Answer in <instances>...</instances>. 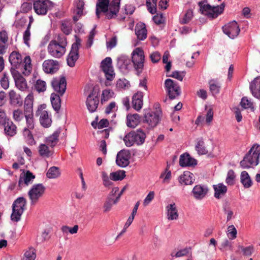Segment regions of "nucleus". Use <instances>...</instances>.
<instances>
[{
	"label": "nucleus",
	"instance_id": "62",
	"mask_svg": "<svg viewBox=\"0 0 260 260\" xmlns=\"http://www.w3.org/2000/svg\"><path fill=\"white\" fill-rule=\"evenodd\" d=\"M61 29L66 35L70 34L72 31L70 24L66 22H62L61 25Z\"/></svg>",
	"mask_w": 260,
	"mask_h": 260
},
{
	"label": "nucleus",
	"instance_id": "23",
	"mask_svg": "<svg viewBox=\"0 0 260 260\" xmlns=\"http://www.w3.org/2000/svg\"><path fill=\"white\" fill-rule=\"evenodd\" d=\"M197 164V160L192 158L189 154L184 153L180 156L179 165L182 167L193 166Z\"/></svg>",
	"mask_w": 260,
	"mask_h": 260
},
{
	"label": "nucleus",
	"instance_id": "57",
	"mask_svg": "<svg viewBox=\"0 0 260 260\" xmlns=\"http://www.w3.org/2000/svg\"><path fill=\"white\" fill-rule=\"evenodd\" d=\"M235 177L236 176L234 171L233 170H230L227 174V176L225 180L226 183L228 185H233L234 183Z\"/></svg>",
	"mask_w": 260,
	"mask_h": 260
},
{
	"label": "nucleus",
	"instance_id": "20",
	"mask_svg": "<svg viewBox=\"0 0 260 260\" xmlns=\"http://www.w3.org/2000/svg\"><path fill=\"white\" fill-rule=\"evenodd\" d=\"M61 133V128H58L52 134L46 137L45 142L50 147L53 148L55 146L59 141V136Z\"/></svg>",
	"mask_w": 260,
	"mask_h": 260
},
{
	"label": "nucleus",
	"instance_id": "12",
	"mask_svg": "<svg viewBox=\"0 0 260 260\" xmlns=\"http://www.w3.org/2000/svg\"><path fill=\"white\" fill-rule=\"evenodd\" d=\"M101 68L104 73L107 80L112 81L115 77V73L112 66V59L107 57L103 60L101 63Z\"/></svg>",
	"mask_w": 260,
	"mask_h": 260
},
{
	"label": "nucleus",
	"instance_id": "31",
	"mask_svg": "<svg viewBox=\"0 0 260 260\" xmlns=\"http://www.w3.org/2000/svg\"><path fill=\"white\" fill-rule=\"evenodd\" d=\"M214 190V197L219 199L222 198L227 192V187L223 183H218L213 186Z\"/></svg>",
	"mask_w": 260,
	"mask_h": 260
},
{
	"label": "nucleus",
	"instance_id": "38",
	"mask_svg": "<svg viewBox=\"0 0 260 260\" xmlns=\"http://www.w3.org/2000/svg\"><path fill=\"white\" fill-rule=\"evenodd\" d=\"M31 129L28 128H24L22 131V135L26 143L30 145H33L35 144V141L30 132Z\"/></svg>",
	"mask_w": 260,
	"mask_h": 260
},
{
	"label": "nucleus",
	"instance_id": "34",
	"mask_svg": "<svg viewBox=\"0 0 260 260\" xmlns=\"http://www.w3.org/2000/svg\"><path fill=\"white\" fill-rule=\"evenodd\" d=\"M40 122L42 126L44 127H49L52 123L51 116L49 115L47 111L41 112L40 116Z\"/></svg>",
	"mask_w": 260,
	"mask_h": 260
},
{
	"label": "nucleus",
	"instance_id": "6",
	"mask_svg": "<svg viewBox=\"0 0 260 260\" xmlns=\"http://www.w3.org/2000/svg\"><path fill=\"white\" fill-rule=\"evenodd\" d=\"M26 204V200L23 197H19L13 203L11 219L15 222L19 221L23 214Z\"/></svg>",
	"mask_w": 260,
	"mask_h": 260
},
{
	"label": "nucleus",
	"instance_id": "43",
	"mask_svg": "<svg viewBox=\"0 0 260 260\" xmlns=\"http://www.w3.org/2000/svg\"><path fill=\"white\" fill-rule=\"evenodd\" d=\"M195 149L199 155L206 154L208 153V150L205 145V142L202 139L197 140Z\"/></svg>",
	"mask_w": 260,
	"mask_h": 260
},
{
	"label": "nucleus",
	"instance_id": "32",
	"mask_svg": "<svg viewBox=\"0 0 260 260\" xmlns=\"http://www.w3.org/2000/svg\"><path fill=\"white\" fill-rule=\"evenodd\" d=\"M140 116L138 114H128L126 116V125L131 128L136 127L139 123Z\"/></svg>",
	"mask_w": 260,
	"mask_h": 260
},
{
	"label": "nucleus",
	"instance_id": "40",
	"mask_svg": "<svg viewBox=\"0 0 260 260\" xmlns=\"http://www.w3.org/2000/svg\"><path fill=\"white\" fill-rule=\"evenodd\" d=\"M33 94H28L24 100V109L25 112H33Z\"/></svg>",
	"mask_w": 260,
	"mask_h": 260
},
{
	"label": "nucleus",
	"instance_id": "44",
	"mask_svg": "<svg viewBox=\"0 0 260 260\" xmlns=\"http://www.w3.org/2000/svg\"><path fill=\"white\" fill-rule=\"evenodd\" d=\"M74 6L75 7V13L79 16L83 14L84 2L83 0H75Z\"/></svg>",
	"mask_w": 260,
	"mask_h": 260
},
{
	"label": "nucleus",
	"instance_id": "9",
	"mask_svg": "<svg viewBox=\"0 0 260 260\" xmlns=\"http://www.w3.org/2000/svg\"><path fill=\"white\" fill-rule=\"evenodd\" d=\"M53 7V3L49 0H34V9L38 15H46Z\"/></svg>",
	"mask_w": 260,
	"mask_h": 260
},
{
	"label": "nucleus",
	"instance_id": "14",
	"mask_svg": "<svg viewBox=\"0 0 260 260\" xmlns=\"http://www.w3.org/2000/svg\"><path fill=\"white\" fill-rule=\"evenodd\" d=\"M222 29L223 32L231 39L237 37L240 31L239 27L235 21H233L223 26Z\"/></svg>",
	"mask_w": 260,
	"mask_h": 260
},
{
	"label": "nucleus",
	"instance_id": "13",
	"mask_svg": "<svg viewBox=\"0 0 260 260\" xmlns=\"http://www.w3.org/2000/svg\"><path fill=\"white\" fill-rule=\"evenodd\" d=\"M51 86L55 91L60 95L62 96L66 91L67 87V82L65 77H59L52 79Z\"/></svg>",
	"mask_w": 260,
	"mask_h": 260
},
{
	"label": "nucleus",
	"instance_id": "25",
	"mask_svg": "<svg viewBox=\"0 0 260 260\" xmlns=\"http://www.w3.org/2000/svg\"><path fill=\"white\" fill-rule=\"evenodd\" d=\"M208 191V189L207 187L197 185L193 187L192 192L194 198L201 200L206 196Z\"/></svg>",
	"mask_w": 260,
	"mask_h": 260
},
{
	"label": "nucleus",
	"instance_id": "41",
	"mask_svg": "<svg viewBox=\"0 0 260 260\" xmlns=\"http://www.w3.org/2000/svg\"><path fill=\"white\" fill-rule=\"evenodd\" d=\"M25 120L26 126L24 128L34 129L35 128V119L34 116V112H25Z\"/></svg>",
	"mask_w": 260,
	"mask_h": 260
},
{
	"label": "nucleus",
	"instance_id": "63",
	"mask_svg": "<svg viewBox=\"0 0 260 260\" xmlns=\"http://www.w3.org/2000/svg\"><path fill=\"white\" fill-rule=\"evenodd\" d=\"M153 20L155 24L158 25L164 23L165 20V18L164 17L163 14L160 13L154 15L153 17Z\"/></svg>",
	"mask_w": 260,
	"mask_h": 260
},
{
	"label": "nucleus",
	"instance_id": "52",
	"mask_svg": "<svg viewBox=\"0 0 260 260\" xmlns=\"http://www.w3.org/2000/svg\"><path fill=\"white\" fill-rule=\"evenodd\" d=\"M115 200V199L113 198H107L103 206L104 212H108L110 211L112 205L117 203L114 202Z\"/></svg>",
	"mask_w": 260,
	"mask_h": 260
},
{
	"label": "nucleus",
	"instance_id": "4",
	"mask_svg": "<svg viewBox=\"0 0 260 260\" xmlns=\"http://www.w3.org/2000/svg\"><path fill=\"white\" fill-rule=\"evenodd\" d=\"M67 45V38L64 36H58L55 40H51L47 47L48 53L53 57L60 58L65 53Z\"/></svg>",
	"mask_w": 260,
	"mask_h": 260
},
{
	"label": "nucleus",
	"instance_id": "39",
	"mask_svg": "<svg viewBox=\"0 0 260 260\" xmlns=\"http://www.w3.org/2000/svg\"><path fill=\"white\" fill-rule=\"evenodd\" d=\"M134 136L135 143L137 145L142 144L145 140L146 135L144 132L141 129H138L137 131H133Z\"/></svg>",
	"mask_w": 260,
	"mask_h": 260
},
{
	"label": "nucleus",
	"instance_id": "17",
	"mask_svg": "<svg viewBox=\"0 0 260 260\" xmlns=\"http://www.w3.org/2000/svg\"><path fill=\"white\" fill-rule=\"evenodd\" d=\"M43 71L47 74H54L59 69V63L57 60L47 59L42 64Z\"/></svg>",
	"mask_w": 260,
	"mask_h": 260
},
{
	"label": "nucleus",
	"instance_id": "2",
	"mask_svg": "<svg viewBox=\"0 0 260 260\" xmlns=\"http://www.w3.org/2000/svg\"><path fill=\"white\" fill-rule=\"evenodd\" d=\"M11 65L18 69L25 76H28L32 70L31 60L29 56H26L22 60L21 55L17 51L12 52L9 56Z\"/></svg>",
	"mask_w": 260,
	"mask_h": 260
},
{
	"label": "nucleus",
	"instance_id": "51",
	"mask_svg": "<svg viewBox=\"0 0 260 260\" xmlns=\"http://www.w3.org/2000/svg\"><path fill=\"white\" fill-rule=\"evenodd\" d=\"M226 234L230 240H234L236 238L237 231L234 225L228 226Z\"/></svg>",
	"mask_w": 260,
	"mask_h": 260
},
{
	"label": "nucleus",
	"instance_id": "19",
	"mask_svg": "<svg viewBox=\"0 0 260 260\" xmlns=\"http://www.w3.org/2000/svg\"><path fill=\"white\" fill-rule=\"evenodd\" d=\"M167 219L169 220H177L179 217L178 209L176 204L172 202L166 207Z\"/></svg>",
	"mask_w": 260,
	"mask_h": 260
},
{
	"label": "nucleus",
	"instance_id": "8",
	"mask_svg": "<svg viewBox=\"0 0 260 260\" xmlns=\"http://www.w3.org/2000/svg\"><path fill=\"white\" fill-rule=\"evenodd\" d=\"M132 58L135 69L139 74L141 73L145 60L143 50L140 48L135 49L132 53Z\"/></svg>",
	"mask_w": 260,
	"mask_h": 260
},
{
	"label": "nucleus",
	"instance_id": "26",
	"mask_svg": "<svg viewBox=\"0 0 260 260\" xmlns=\"http://www.w3.org/2000/svg\"><path fill=\"white\" fill-rule=\"evenodd\" d=\"M135 34L139 40H144L147 36L145 24L142 22L137 23L135 27Z\"/></svg>",
	"mask_w": 260,
	"mask_h": 260
},
{
	"label": "nucleus",
	"instance_id": "64",
	"mask_svg": "<svg viewBox=\"0 0 260 260\" xmlns=\"http://www.w3.org/2000/svg\"><path fill=\"white\" fill-rule=\"evenodd\" d=\"M129 60L124 57H120L118 58L117 64L121 68H126Z\"/></svg>",
	"mask_w": 260,
	"mask_h": 260
},
{
	"label": "nucleus",
	"instance_id": "5",
	"mask_svg": "<svg viewBox=\"0 0 260 260\" xmlns=\"http://www.w3.org/2000/svg\"><path fill=\"white\" fill-rule=\"evenodd\" d=\"M199 5L201 13L212 19L216 18L221 14L225 7V5L223 3L220 6L212 7L209 4H205L204 2H201L199 3Z\"/></svg>",
	"mask_w": 260,
	"mask_h": 260
},
{
	"label": "nucleus",
	"instance_id": "29",
	"mask_svg": "<svg viewBox=\"0 0 260 260\" xmlns=\"http://www.w3.org/2000/svg\"><path fill=\"white\" fill-rule=\"evenodd\" d=\"M250 89L252 95L256 98H260V77L255 78L250 83Z\"/></svg>",
	"mask_w": 260,
	"mask_h": 260
},
{
	"label": "nucleus",
	"instance_id": "61",
	"mask_svg": "<svg viewBox=\"0 0 260 260\" xmlns=\"http://www.w3.org/2000/svg\"><path fill=\"white\" fill-rule=\"evenodd\" d=\"M102 177L103 181V184L105 186L109 187L112 185V182L110 180L111 179H109V176L106 172H102Z\"/></svg>",
	"mask_w": 260,
	"mask_h": 260
},
{
	"label": "nucleus",
	"instance_id": "50",
	"mask_svg": "<svg viewBox=\"0 0 260 260\" xmlns=\"http://www.w3.org/2000/svg\"><path fill=\"white\" fill-rule=\"evenodd\" d=\"M133 132H131L126 135L123 138V141L127 147H131L135 144V138Z\"/></svg>",
	"mask_w": 260,
	"mask_h": 260
},
{
	"label": "nucleus",
	"instance_id": "42",
	"mask_svg": "<svg viewBox=\"0 0 260 260\" xmlns=\"http://www.w3.org/2000/svg\"><path fill=\"white\" fill-rule=\"evenodd\" d=\"M35 178V175L28 171L22 177L21 176L20 177L19 184L20 185L22 182H24L26 185H28L29 184L32 183Z\"/></svg>",
	"mask_w": 260,
	"mask_h": 260
},
{
	"label": "nucleus",
	"instance_id": "56",
	"mask_svg": "<svg viewBox=\"0 0 260 260\" xmlns=\"http://www.w3.org/2000/svg\"><path fill=\"white\" fill-rule=\"evenodd\" d=\"M0 84L1 87L5 90L9 87V77L6 73L3 74V77L0 80Z\"/></svg>",
	"mask_w": 260,
	"mask_h": 260
},
{
	"label": "nucleus",
	"instance_id": "46",
	"mask_svg": "<svg viewBox=\"0 0 260 260\" xmlns=\"http://www.w3.org/2000/svg\"><path fill=\"white\" fill-rule=\"evenodd\" d=\"M34 88L39 93L43 92L46 90V83L44 80L38 79L34 84Z\"/></svg>",
	"mask_w": 260,
	"mask_h": 260
},
{
	"label": "nucleus",
	"instance_id": "7",
	"mask_svg": "<svg viewBox=\"0 0 260 260\" xmlns=\"http://www.w3.org/2000/svg\"><path fill=\"white\" fill-rule=\"evenodd\" d=\"M46 188L42 183L35 184L28 192V196L30 200V204L34 205L43 197Z\"/></svg>",
	"mask_w": 260,
	"mask_h": 260
},
{
	"label": "nucleus",
	"instance_id": "45",
	"mask_svg": "<svg viewBox=\"0 0 260 260\" xmlns=\"http://www.w3.org/2000/svg\"><path fill=\"white\" fill-rule=\"evenodd\" d=\"M209 88L211 92L213 95L218 94L219 92L220 85L219 83L215 80H211L209 82Z\"/></svg>",
	"mask_w": 260,
	"mask_h": 260
},
{
	"label": "nucleus",
	"instance_id": "48",
	"mask_svg": "<svg viewBox=\"0 0 260 260\" xmlns=\"http://www.w3.org/2000/svg\"><path fill=\"white\" fill-rule=\"evenodd\" d=\"M60 175L59 169L56 167H52L48 170L46 176L50 179L57 178Z\"/></svg>",
	"mask_w": 260,
	"mask_h": 260
},
{
	"label": "nucleus",
	"instance_id": "37",
	"mask_svg": "<svg viewBox=\"0 0 260 260\" xmlns=\"http://www.w3.org/2000/svg\"><path fill=\"white\" fill-rule=\"evenodd\" d=\"M60 95L55 93H52L51 94L50 100L53 109L58 112L61 107V99Z\"/></svg>",
	"mask_w": 260,
	"mask_h": 260
},
{
	"label": "nucleus",
	"instance_id": "60",
	"mask_svg": "<svg viewBox=\"0 0 260 260\" xmlns=\"http://www.w3.org/2000/svg\"><path fill=\"white\" fill-rule=\"evenodd\" d=\"M193 17V12L191 10H188L184 15V17L181 20V22L183 24L187 23L189 22Z\"/></svg>",
	"mask_w": 260,
	"mask_h": 260
},
{
	"label": "nucleus",
	"instance_id": "18",
	"mask_svg": "<svg viewBox=\"0 0 260 260\" xmlns=\"http://www.w3.org/2000/svg\"><path fill=\"white\" fill-rule=\"evenodd\" d=\"M99 103V98L95 93L92 92L87 98L86 105L90 112H94Z\"/></svg>",
	"mask_w": 260,
	"mask_h": 260
},
{
	"label": "nucleus",
	"instance_id": "36",
	"mask_svg": "<svg viewBox=\"0 0 260 260\" xmlns=\"http://www.w3.org/2000/svg\"><path fill=\"white\" fill-rule=\"evenodd\" d=\"M240 181L244 187L248 188L252 185V181L248 173L245 171H242L240 175Z\"/></svg>",
	"mask_w": 260,
	"mask_h": 260
},
{
	"label": "nucleus",
	"instance_id": "21",
	"mask_svg": "<svg viewBox=\"0 0 260 260\" xmlns=\"http://www.w3.org/2000/svg\"><path fill=\"white\" fill-rule=\"evenodd\" d=\"M143 93L141 91L135 93L132 98L133 108L137 111H140L143 105Z\"/></svg>",
	"mask_w": 260,
	"mask_h": 260
},
{
	"label": "nucleus",
	"instance_id": "53",
	"mask_svg": "<svg viewBox=\"0 0 260 260\" xmlns=\"http://www.w3.org/2000/svg\"><path fill=\"white\" fill-rule=\"evenodd\" d=\"M240 104L241 106L244 109L250 108L252 111L254 110V106L253 103L247 97H243L242 99Z\"/></svg>",
	"mask_w": 260,
	"mask_h": 260
},
{
	"label": "nucleus",
	"instance_id": "28",
	"mask_svg": "<svg viewBox=\"0 0 260 260\" xmlns=\"http://www.w3.org/2000/svg\"><path fill=\"white\" fill-rule=\"evenodd\" d=\"M9 103L13 106H20L22 104L23 100L20 95L17 94L14 90H11L8 94Z\"/></svg>",
	"mask_w": 260,
	"mask_h": 260
},
{
	"label": "nucleus",
	"instance_id": "33",
	"mask_svg": "<svg viewBox=\"0 0 260 260\" xmlns=\"http://www.w3.org/2000/svg\"><path fill=\"white\" fill-rule=\"evenodd\" d=\"M25 115V110L24 109L23 111L19 108L14 109L12 113V117L13 120L17 123L22 122L24 121Z\"/></svg>",
	"mask_w": 260,
	"mask_h": 260
},
{
	"label": "nucleus",
	"instance_id": "27",
	"mask_svg": "<svg viewBox=\"0 0 260 260\" xmlns=\"http://www.w3.org/2000/svg\"><path fill=\"white\" fill-rule=\"evenodd\" d=\"M48 145L41 144L38 147V152L39 155L43 158H49L51 157L53 154V148L49 147Z\"/></svg>",
	"mask_w": 260,
	"mask_h": 260
},
{
	"label": "nucleus",
	"instance_id": "11",
	"mask_svg": "<svg viewBox=\"0 0 260 260\" xmlns=\"http://www.w3.org/2000/svg\"><path fill=\"white\" fill-rule=\"evenodd\" d=\"M165 86L170 99H174L180 95V88L176 82L167 79L165 82Z\"/></svg>",
	"mask_w": 260,
	"mask_h": 260
},
{
	"label": "nucleus",
	"instance_id": "10",
	"mask_svg": "<svg viewBox=\"0 0 260 260\" xmlns=\"http://www.w3.org/2000/svg\"><path fill=\"white\" fill-rule=\"evenodd\" d=\"M155 112L146 111L144 116V120L145 123L148 124L151 127H154L157 125L160 121V117L161 115V112L158 108Z\"/></svg>",
	"mask_w": 260,
	"mask_h": 260
},
{
	"label": "nucleus",
	"instance_id": "55",
	"mask_svg": "<svg viewBox=\"0 0 260 260\" xmlns=\"http://www.w3.org/2000/svg\"><path fill=\"white\" fill-rule=\"evenodd\" d=\"M36 257V254L35 250L32 248H30L24 253L22 260H35Z\"/></svg>",
	"mask_w": 260,
	"mask_h": 260
},
{
	"label": "nucleus",
	"instance_id": "54",
	"mask_svg": "<svg viewBox=\"0 0 260 260\" xmlns=\"http://www.w3.org/2000/svg\"><path fill=\"white\" fill-rule=\"evenodd\" d=\"M156 2L157 0H147L146 5L148 10L152 14L156 12Z\"/></svg>",
	"mask_w": 260,
	"mask_h": 260
},
{
	"label": "nucleus",
	"instance_id": "59",
	"mask_svg": "<svg viewBox=\"0 0 260 260\" xmlns=\"http://www.w3.org/2000/svg\"><path fill=\"white\" fill-rule=\"evenodd\" d=\"M135 218V216L133 215H131V216L128 218L126 222H125L124 225V228H123V229L122 230V231L119 234H118V235L117 236V238H118V237H119L120 236H121L125 232L127 228H128V227L129 226V225L132 224V223L133 222V220H134V219Z\"/></svg>",
	"mask_w": 260,
	"mask_h": 260
},
{
	"label": "nucleus",
	"instance_id": "30",
	"mask_svg": "<svg viewBox=\"0 0 260 260\" xmlns=\"http://www.w3.org/2000/svg\"><path fill=\"white\" fill-rule=\"evenodd\" d=\"M3 125L4 127L5 133L7 136L13 137L16 134L17 127L12 121L8 120Z\"/></svg>",
	"mask_w": 260,
	"mask_h": 260
},
{
	"label": "nucleus",
	"instance_id": "47",
	"mask_svg": "<svg viewBox=\"0 0 260 260\" xmlns=\"http://www.w3.org/2000/svg\"><path fill=\"white\" fill-rule=\"evenodd\" d=\"M125 177V172L123 170H119L112 172L110 175L111 180L113 181L121 180Z\"/></svg>",
	"mask_w": 260,
	"mask_h": 260
},
{
	"label": "nucleus",
	"instance_id": "58",
	"mask_svg": "<svg viewBox=\"0 0 260 260\" xmlns=\"http://www.w3.org/2000/svg\"><path fill=\"white\" fill-rule=\"evenodd\" d=\"M155 192L154 191H150L144 199L143 205L144 207L148 206L154 199Z\"/></svg>",
	"mask_w": 260,
	"mask_h": 260
},
{
	"label": "nucleus",
	"instance_id": "49",
	"mask_svg": "<svg viewBox=\"0 0 260 260\" xmlns=\"http://www.w3.org/2000/svg\"><path fill=\"white\" fill-rule=\"evenodd\" d=\"M223 210L226 215V221L231 220L234 217V211L229 204H225L223 206Z\"/></svg>",
	"mask_w": 260,
	"mask_h": 260
},
{
	"label": "nucleus",
	"instance_id": "24",
	"mask_svg": "<svg viewBox=\"0 0 260 260\" xmlns=\"http://www.w3.org/2000/svg\"><path fill=\"white\" fill-rule=\"evenodd\" d=\"M8 35L5 30L0 31V54H4L6 52L8 47Z\"/></svg>",
	"mask_w": 260,
	"mask_h": 260
},
{
	"label": "nucleus",
	"instance_id": "15",
	"mask_svg": "<svg viewBox=\"0 0 260 260\" xmlns=\"http://www.w3.org/2000/svg\"><path fill=\"white\" fill-rule=\"evenodd\" d=\"M11 72L15 81L16 87L20 90L24 91L27 88V84L26 80L20 73L15 70H11Z\"/></svg>",
	"mask_w": 260,
	"mask_h": 260
},
{
	"label": "nucleus",
	"instance_id": "22",
	"mask_svg": "<svg viewBox=\"0 0 260 260\" xmlns=\"http://www.w3.org/2000/svg\"><path fill=\"white\" fill-rule=\"evenodd\" d=\"M178 180L181 185H191L194 181V175L189 171H185L179 177Z\"/></svg>",
	"mask_w": 260,
	"mask_h": 260
},
{
	"label": "nucleus",
	"instance_id": "3",
	"mask_svg": "<svg viewBox=\"0 0 260 260\" xmlns=\"http://www.w3.org/2000/svg\"><path fill=\"white\" fill-rule=\"evenodd\" d=\"M260 145L254 144L240 162L242 169L253 168L259 164Z\"/></svg>",
	"mask_w": 260,
	"mask_h": 260
},
{
	"label": "nucleus",
	"instance_id": "35",
	"mask_svg": "<svg viewBox=\"0 0 260 260\" xmlns=\"http://www.w3.org/2000/svg\"><path fill=\"white\" fill-rule=\"evenodd\" d=\"M79 56V51L71 48L67 59L68 64L71 67H74Z\"/></svg>",
	"mask_w": 260,
	"mask_h": 260
},
{
	"label": "nucleus",
	"instance_id": "1",
	"mask_svg": "<svg viewBox=\"0 0 260 260\" xmlns=\"http://www.w3.org/2000/svg\"><path fill=\"white\" fill-rule=\"evenodd\" d=\"M121 0H112L109 3V0H98L96 5V15L98 18L101 13H104L106 17L112 19L117 16Z\"/></svg>",
	"mask_w": 260,
	"mask_h": 260
},
{
	"label": "nucleus",
	"instance_id": "16",
	"mask_svg": "<svg viewBox=\"0 0 260 260\" xmlns=\"http://www.w3.org/2000/svg\"><path fill=\"white\" fill-rule=\"evenodd\" d=\"M130 153L129 151L122 150L119 151L116 157V162L118 166L121 167H125L129 163Z\"/></svg>",
	"mask_w": 260,
	"mask_h": 260
}]
</instances>
